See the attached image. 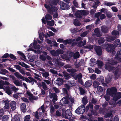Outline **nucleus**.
I'll return each mask as SVG.
<instances>
[{"label": "nucleus", "mask_w": 121, "mask_h": 121, "mask_svg": "<svg viewBox=\"0 0 121 121\" xmlns=\"http://www.w3.org/2000/svg\"><path fill=\"white\" fill-rule=\"evenodd\" d=\"M119 56L117 55H116L115 58H113L109 60L108 63H106V68L109 71H112L113 73H114L115 76L116 77L115 78V79H117V77L119 76V69L118 68H112L113 65L116 64L120 60V58Z\"/></svg>", "instance_id": "1"}, {"label": "nucleus", "mask_w": 121, "mask_h": 121, "mask_svg": "<svg viewBox=\"0 0 121 121\" xmlns=\"http://www.w3.org/2000/svg\"><path fill=\"white\" fill-rule=\"evenodd\" d=\"M117 90L115 87L108 88L107 90V93L104 96L106 100L108 101L110 99L109 95L113 96V99L116 101L118 99L121 98V93L118 92L116 94Z\"/></svg>", "instance_id": "2"}, {"label": "nucleus", "mask_w": 121, "mask_h": 121, "mask_svg": "<svg viewBox=\"0 0 121 121\" xmlns=\"http://www.w3.org/2000/svg\"><path fill=\"white\" fill-rule=\"evenodd\" d=\"M37 42L36 41L34 40L33 43H31L29 46V48L28 51H33L35 53L40 54L41 52L45 56L47 55V53L44 52H41L39 50L40 48V47L39 45H37Z\"/></svg>", "instance_id": "3"}, {"label": "nucleus", "mask_w": 121, "mask_h": 121, "mask_svg": "<svg viewBox=\"0 0 121 121\" xmlns=\"http://www.w3.org/2000/svg\"><path fill=\"white\" fill-rule=\"evenodd\" d=\"M45 6V7L47 9L48 12L51 14H52L54 12L55 13L53 15L54 18H57L58 15L56 12L57 11L58 9L56 7L51 5H49L47 4H46Z\"/></svg>", "instance_id": "4"}, {"label": "nucleus", "mask_w": 121, "mask_h": 121, "mask_svg": "<svg viewBox=\"0 0 121 121\" xmlns=\"http://www.w3.org/2000/svg\"><path fill=\"white\" fill-rule=\"evenodd\" d=\"M89 13V12L85 10H81L77 11L75 13L77 18H80L82 17V15H86Z\"/></svg>", "instance_id": "5"}, {"label": "nucleus", "mask_w": 121, "mask_h": 121, "mask_svg": "<svg viewBox=\"0 0 121 121\" xmlns=\"http://www.w3.org/2000/svg\"><path fill=\"white\" fill-rule=\"evenodd\" d=\"M39 38L41 40H43V38L44 37H45V38H47L48 37V36L50 37L51 36H52L54 35V33L50 31H49V34L46 32V34L47 35H45V36L42 32L41 33L40 31H39Z\"/></svg>", "instance_id": "6"}, {"label": "nucleus", "mask_w": 121, "mask_h": 121, "mask_svg": "<svg viewBox=\"0 0 121 121\" xmlns=\"http://www.w3.org/2000/svg\"><path fill=\"white\" fill-rule=\"evenodd\" d=\"M119 34L118 32L116 30H114L112 32V37L108 36L107 38V40L108 41H110L114 40L117 37Z\"/></svg>", "instance_id": "7"}, {"label": "nucleus", "mask_w": 121, "mask_h": 121, "mask_svg": "<svg viewBox=\"0 0 121 121\" xmlns=\"http://www.w3.org/2000/svg\"><path fill=\"white\" fill-rule=\"evenodd\" d=\"M104 49H107V51L108 52H113L114 47L112 44H108L106 45L105 46L103 47Z\"/></svg>", "instance_id": "8"}, {"label": "nucleus", "mask_w": 121, "mask_h": 121, "mask_svg": "<svg viewBox=\"0 0 121 121\" xmlns=\"http://www.w3.org/2000/svg\"><path fill=\"white\" fill-rule=\"evenodd\" d=\"M62 115L64 117L68 119H70L72 117V114L69 109H67L65 112L63 111Z\"/></svg>", "instance_id": "9"}, {"label": "nucleus", "mask_w": 121, "mask_h": 121, "mask_svg": "<svg viewBox=\"0 0 121 121\" xmlns=\"http://www.w3.org/2000/svg\"><path fill=\"white\" fill-rule=\"evenodd\" d=\"M85 110V107L83 105H82L79 107L75 110V112L78 114H81L84 113Z\"/></svg>", "instance_id": "10"}, {"label": "nucleus", "mask_w": 121, "mask_h": 121, "mask_svg": "<svg viewBox=\"0 0 121 121\" xmlns=\"http://www.w3.org/2000/svg\"><path fill=\"white\" fill-rule=\"evenodd\" d=\"M60 9L62 10L68 9L70 8V6L63 2H61L60 3Z\"/></svg>", "instance_id": "11"}, {"label": "nucleus", "mask_w": 121, "mask_h": 121, "mask_svg": "<svg viewBox=\"0 0 121 121\" xmlns=\"http://www.w3.org/2000/svg\"><path fill=\"white\" fill-rule=\"evenodd\" d=\"M73 77L75 80H78L81 84H83V83L82 79V76L81 74H79L77 75H74Z\"/></svg>", "instance_id": "12"}, {"label": "nucleus", "mask_w": 121, "mask_h": 121, "mask_svg": "<svg viewBox=\"0 0 121 121\" xmlns=\"http://www.w3.org/2000/svg\"><path fill=\"white\" fill-rule=\"evenodd\" d=\"M68 84L69 85L65 84L64 86V87L68 89H69L71 86L75 85V82L74 80L69 81V82Z\"/></svg>", "instance_id": "13"}, {"label": "nucleus", "mask_w": 121, "mask_h": 121, "mask_svg": "<svg viewBox=\"0 0 121 121\" xmlns=\"http://www.w3.org/2000/svg\"><path fill=\"white\" fill-rule=\"evenodd\" d=\"M49 96L50 98H52V101L53 102H55V101L57 100V96L55 93L53 94L49 92Z\"/></svg>", "instance_id": "14"}, {"label": "nucleus", "mask_w": 121, "mask_h": 121, "mask_svg": "<svg viewBox=\"0 0 121 121\" xmlns=\"http://www.w3.org/2000/svg\"><path fill=\"white\" fill-rule=\"evenodd\" d=\"M60 104L62 106L65 105V104L68 103V99L67 98H63L60 100Z\"/></svg>", "instance_id": "15"}, {"label": "nucleus", "mask_w": 121, "mask_h": 121, "mask_svg": "<svg viewBox=\"0 0 121 121\" xmlns=\"http://www.w3.org/2000/svg\"><path fill=\"white\" fill-rule=\"evenodd\" d=\"M26 94L28 95V97L31 100L32 99L36 100L38 99L37 97H35L33 96L32 94L29 91L27 92Z\"/></svg>", "instance_id": "16"}, {"label": "nucleus", "mask_w": 121, "mask_h": 121, "mask_svg": "<svg viewBox=\"0 0 121 121\" xmlns=\"http://www.w3.org/2000/svg\"><path fill=\"white\" fill-rule=\"evenodd\" d=\"M10 84L8 82H4L3 81L0 80V88L4 89V85L8 86Z\"/></svg>", "instance_id": "17"}, {"label": "nucleus", "mask_w": 121, "mask_h": 121, "mask_svg": "<svg viewBox=\"0 0 121 121\" xmlns=\"http://www.w3.org/2000/svg\"><path fill=\"white\" fill-rule=\"evenodd\" d=\"M95 49L98 55H101L102 52V49L100 47L96 46L95 47Z\"/></svg>", "instance_id": "18"}, {"label": "nucleus", "mask_w": 121, "mask_h": 121, "mask_svg": "<svg viewBox=\"0 0 121 121\" xmlns=\"http://www.w3.org/2000/svg\"><path fill=\"white\" fill-rule=\"evenodd\" d=\"M99 2L98 0H96L95 2V4L93 6V7L94 8L93 10H92L91 11V12L92 13L93 12V13H94L95 12L96 10V9L97 7V6L99 4Z\"/></svg>", "instance_id": "19"}, {"label": "nucleus", "mask_w": 121, "mask_h": 121, "mask_svg": "<svg viewBox=\"0 0 121 121\" xmlns=\"http://www.w3.org/2000/svg\"><path fill=\"white\" fill-rule=\"evenodd\" d=\"M40 110V109L39 108L37 111L35 112V117L38 119H39V117H41L42 115V113L39 112V111Z\"/></svg>", "instance_id": "20"}, {"label": "nucleus", "mask_w": 121, "mask_h": 121, "mask_svg": "<svg viewBox=\"0 0 121 121\" xmlns=\"http://www.w3.org/2000/svg\"><path fill=\"white\" fill-rule=\"evenodd\" d=\"M5 91L6 93L8 95H10L12 93V91L10 88L9 86L6 87L3 89Z\"/></svg>", "instance_id": "21"}, {"label": "nucleus", "mask_w": 121, "mask_h": 121, "mask_svg": "<svg viewBox=\"0 0 121 121\" xmlns=\"http://www.w3.org/2000/svg\"><path fill=\"white\" fill-rule=\"evenodd\" d=\"M55 83L57 85L60 86L63 83V79L60 78H58L57 80L55 82Z\"/></svg>", "instance_id": "22"}, {"label": "nucleus", "mask_w": 121, "mask_h": 121, "mask_svg": "<svg viewBox=\"0 0 121 121\" xmlns=\"http://www.w3.org/2000/svg\"><path fill=\"white\" fill-rule=\"evenodd\" d=\"M114 46L116 47H119L121 46L120 40L118 39L115 40L114 43Z\"/></svg>", "instance_id": "23"}, {"label": "nucleus", "mask_w": 121, "mask_h": 121, "mask_svg": "<svg viewBox=\"0 0 121 121\" xmlns=\"http://www.w3.org/2000/svg\"><path fill=\"white\" fill-rule=\"evenodd\" d=\"M10 107L11 109L13 110H14L16 108V102L14 101H12L10 104Z\"/></svg>", "instance_id": "24"}, {"label": "nucleus", "mask_w": 121, "mask_h": 121, "mask_svg": "<svg viewBox=\"0 0 121 121\" xmlns=\"http://www.w3.org/2000/svg\"><path fill=\"white\" fill-rule=\"evenodd\" d=\"M20 108L23 112L26 111V104L24 103H22L20 105Z\"/></svg>", "instance_id": "25"}, {"label": "nucleus", "mask_w": 121, "mask_h": 121, "mask_svg": "<svg viewBox=\"0 0 121 121\" xmlns=\"http://www.w3.org/2000/svg\"><path fill=\"white\" fill-rule=\"evenodd\" d=\"M75 41V39H67L63 40V43L65 44L66 45L67 44H69L72 42H73Z\"/></svg>", "instance_id": "26"}, {"label": "nucleus", "mask_w": 121, "mask_h": 121, "mask_svg": "<svg viewBox=\"0 0 121 121\" xmlns=\"http://www.w3.org/2000/svg\"><path fill=\"white\" fill-rule=\"evenodd\" d=\"M16 86H21L22 85V82L21 81H19L18 80H16L13 82Z\"/></svg>", "instance_id": "27"}, {"label": "nucleus", "mask_w": 121, "mask_h": 121, "mask_svg": "<svg viewBox=\"0 0 121 121\" xmlns=\"http://www.w3.org/2000/svg\"><path fill=\"white\" fill-rule=\"evenodd\" d=\"M94 32L97 37H99L102 35L100 33L99 29L98 28L95 29Z\"/></svg>", "instance_id": "28"}, {"label": "nucleus", "mask_w": 121, "mask_h": 121, "mask_svg": "<svg viewBox=\"0 0 121 121\" xmlns=\"http://www.w3.org/2000/svg\"><path fill=\"white\" fill-rule=\"evenodd\" d=\"M20 116L19 115H15L14 117L12 119V121H20Z\"/></svg>", "instance_id": "29"}, {"label": "nucleus", "mask_w": 121, "mask_h": 121, "mask_svg": "<svg viewBox=\"0 0 121 121\" xmlns=\"http://www.w3.org/2000/svg\"><path fill=\"white\" fill-rule=\"evenodd\" d=\"M92 82L91 81H88L85 83V86L86 87H90L92 84Z\"/></svg>", "instance_id": "30"}, {"label": "nucleus", "mask_w": 121, "mask_h": 121, "mask_svg": "<svg viewBox=\"0 0 121 121\" xmlns=\"http://www.w3.org/2000/svg\"><path fill=\"white\" fill-rule=\"evenodd\" d=\"M102 31L104 33H106L108 32V28L105 26H102L101 27Z\"/></svg>", "instance_id": "31"}, {"label": "nucleus", "mask_w": 121, "mask_h": 121, "mask_svg": "<svg viewBox=\"0 0 121 121\" xmlns=\"http://www.w3.org/2000/svg\"><path fill=\"white\" fill-rule=\"evenodd\" d=\"M98 80L99 82H100L102 83V84L104 86H106V85L105 83L103 82L104 81V78L103 76H101Z\"/></svg>", "instance_id": "32"}, {"label": "nucleus", "mask_w": 121, "mask_h": 121, "mask_svg": "<svg viewBox=\"0 0 121 121\" xmlns=\"http://www.w3.org/2000/svg\"><path fill=\"white\" fill-rule=\"evenodd\" d=\"M88 117L89 118L86 119L83 121H91L92 119V115L91 114H89L88 115ZM94 121H98L97 120H94Z\"/></svg>", "instance_id": "33"}, {"label": "nucleus", "mask_w": 121, "mask_h": 121, "mask_svg": "<svg viewBox=\"0 0 121 121\" xmlns=\"http://www.w3.org/2000/svg\"><path fill=\"white\" fill-rule=\"evenodd\" d=\"M15 76L18 78L22 79L23 76L18 72H16L14 73Z\"/></svg>", "instance_id": "34"}, {"label": "nucleus", "mask_w": 121, "mask_h": 121, "mask_svg": "<svg viewBox=\"0 0 121 121\" xmlns=\"http://www.w3.org/2000/svg\"><path fill=\"white\" fill-rule=\"evenodd\" d=\"M103 91L102 87L100 86H98L97 87L96 92L98 94H100V93Z\"/></svg>", "instance_id": "35"}, {"label": "nucleus", "mask_w": 121, "mask_h": 121, "mask_svg": "<svg viewBox=\"0 0 121 121\" xmlns=\"http://www.w3.org/2000/svg\"><path fill=\"white\" fill-rule=\"evenodd\" d=\"M95 59L92 58L91 59L90 64L91 66H93L95 64Z\"/></svg>", "instance_id": "36"}, {"label": "nucleus", "mask_w": 121, "mask_h": 121, "mask_svg": "<svg viewBox=\"0 0 121 121\" xmlns=\"http://www.w3.org/2000/svg\"><path fill=\"white\" fill-rule=\"evenodd\" d=\"M115 3L111 2H108L107 1L104 2V4L108 6H111L112 5H115Z\"/></svg>", "instance_id": "37"}, {"label": "nucleus", "mask_w": 121, "mask_h": 121, "mask_svg": "<svg viewBox=\"0 0 121 121\" xmlns=\"http://www.w3.org/2000/svg\"><path fill=\"white\" fill-rule=\"evenodd\" d=\"M4 103H5L4 108L7 109H9V103L8 101H5Z\"/></svg>", "instance_id": "38"}, {"label": "nucleus", "mask_w": 121, "mask_h": 121, "mask_svg": "<svg viewBox=\"0 0 121 121\" xmlns=\"http://www.w3.org/2000/svg\"><path fill=\"white\" fill-rule=\"evenodd\" d=\"M46 22L47 25L49 26H52L54 25V21L53 20H52L51 21H46Z\"/></svg>", "instance_id": "39"}, {"label": "nucleus", "mask_w": 121, "mask_h": 121, "mask_svg": "<svg viewBox=\"0 0 121 121\" xmlns=\"http://www.w3.org/2000/svg\"><path fill=\"white\" fill-rule=\"evenodd\" d=\"M73 24L76 26H78L81 25L80 23L77 19H75L73 21Z\"/></svg>", "instance_id": "40"}, {"label": "nucleus", "mask_w": 121, "mask_h": 121, "mask_svg": "<svg viewBox=\"0 0 121 121\" xmlns=\"http://www.w3.org/2000/svg\"><path fill=\"white\" fill-rule=\"evenodd\" d=\"M42 73L43 77L45 78L48 77L49 75V73L45 71V72H42Z\"/></svg>", "instance_id": "41"}, {"label": "nucleus", "mask_w": 121, "mask_h": 121, "mask_svg": "<svg viewBox=\"0 0 121 121\" xmlns=\"http://www.w3.org/2000/svg\"><path fill=\"white\" fill-rule=\"evenodd\" d=\"M51 54L53 56H57V54L56 52V50L55 51L54 50H52L50 51Z\"/></svg>", "instance_id": "42"}, {"label": "nucleus", "mask_w": 121, "mask_h": 121, "mask_svg": "<svg viewBox=\"0 0 121 121\" xmlns=\"http://www.w3.org/2000/svg\"><path fill=\"white\" fill-rule=\"evenodd\" d=\"M112 78L109 76H107L106 78V82L107 83H109L111 81Z\"/></svg>", "instance_id": "43"}, {"label": "nucleus", "mask_w": 121, "mask_h": 121, "mask_svg": "<svg viewBox=\"0 0 121 121\" xmlns=\"http://www.w3.org/2000/svg\"><path fill=\"white\" fill-rule=\"evenodd\" d=\"M19 64L21 65L22 66L26 68H28L29 66L26 65L25 63L23 62H20L18 63Z\"/></svg>", "instance_id": "44"}, {"label": "nucleus", "mask_w": 121, "mask_h": 121, "mask_svg": "<svg viewBox=\"0 0 121 121\" xmlns=\"http://www.w3.org/2000/svg\"><path fill=\"white\" fill-rule=\"evenodd\" d=\"M9 118L8 116L7 115H4L2 118L3 121H7Z\"/></svg>", "instance_id": "45"}, {"label": "nucleus", "mask_w": 121, "mask_h": 121, "mask_svg": "<svg viewBox=\"0 0 121 121\" xmlns=\"http://www.w3.org/2000/svg\"><path fill=\"white\" fill-rule=\"evenodd\" d=\"M82 101L83 104H86L87 103L88 101L86 98L85 97L83 98Z\"/></svg>", "instance_id": "46"}, {"label": "nucleus", "mask_w": 121, "mask_h": 121, "mask_svg": "<svg viewBox=\"0 0 121 121\" xmlns=\"http://www.w3.org/2000/svg\"><path fill=\"white\" fill-rule=\"evenodd\" d=\"M8 72V71L7 70L4 69H2L0 71V73L2 74H5V73Z\"/></svg>", "instance_id": "47"}, {"label": "nucleus", "mask_w": 121, "mask_h": 121, "mask_svg": "<svg viewBox=\"0 0 121 121\" xmlns=\"http://www.w3.org/2000/svg\"><path fill=\"white\" fill-rule=\"evenodd\" d=\"M67 70L68 72L70 73L71 74H72L74 72H76V70L73 69H68Z\"/></svg>", "instance_id": "48"}, {"label": "nucleus", "mask_w": 121, "mask_h": 121, "mask_svg": "<svg viewBox=\"0 0 121 121\" xmlns=\"http://www.w3.org/2000/svg\"><path fill=\"white\" fill-rule=\"evenodd\" d=\"M42 85L43 87L44 90H47L48 89L47 86L44 82H42Z\"/></svg>", "instance_id": "49"}, {"label": "nucleus", "mask_w": 121, "mask_h": 121, "mask_svg": "<svg viewBox=\"0 0 121 121\" xmlns=\"http://www.w3.org/2000/svg\"><path fill=\"white\" fill-rule=\"evenodd\" d=\"M45 18L46 20H51L52 19V16L48 14H47L46 15Z\"/></svg>", "instance_id": "50"}, {"label": "nucleus", "mask_w": 121, "mask_h": 121, "mask_svg": "<svg viewBox=\"0 0 121 121\" xmlns=\"http://www.w3.org/2000/svg\"><path fill=\"white\" fill-rule=\"evenodd\" d=\"M105 41L104 39L102 38H100L98 40V43L99 44L102 43L104 42Z\"/></svg>", "instance_id": "51"}, {"label": "nucleus", "mask_w": 121, "mask_h": 121, "mask_svg": "<svg viewBox=\"0 0 121 121\" xmlns=\"http://www.w3.org/2000/svg\"><path fill=\"white\" fill-rule=\"evenodd\" d=\"M79 54L78 52H77L73 55V57L74 58H78L79 57Z\"/></svg>", "instance_id": "52"}, {"label": "nucleus", "mask_w": 121, "mask_h": 121, "mask_svg": "<svg viewBox=\"0 0 121 121\" xmlns=\"http://www.w3.org/2000/svg\"><path fill=\"white\" fill-rule=\"evenodd\" d=\"M59 0H52L51 2L52 4L55 5H56L58 2Z\"/></svg>", "instance_id": "53"}, {"label": "nucleus", "mask_w": 121, "mask_h": 121, "mask_svg": "<svg viewBox=\"0 0 121 121\" xmlns=\"http://www.w3.org/2000/svg\"><path fill=\"white\" fill-rule=\"evenodd\" d=\"M34 75L35 76L34 77L35 78L39 80H40V78H39L40 77V76L39 75L35 73H34Z\"/></svg>", "instance_id": "54"}, {"label": "nucleus", "mask_w": 121, "mask_h": 121, "mask_svg": "<svg viewBox=\"0 0 121 121\" xmlns=\"http://www.w3.org/2000/svg\"><path fill=\"white\" fill-rule=\"evenodd\" d=\"M56 52L57 54V56L59 54H62L64 52V51L62 50L61 49H57L56 50Z\"/></svg>", "instance_id": "55"}, {"label": "nucleus", "mask_w": 121, "mask_h": 121, "mask_svg": "<svg viewBox=\"0 0 121 121\" xmlns=\"http://www.w3.org/2000/svg\"><path fill=\"white\" fill-rule=\"evenodd\" d=\"M72 9L73 11L71 13H70L69 15V16L71 17H73V14L72 13H74L75 12L74 7H73Z\"/></svg>", "instance_id": "56"}, {"label": "nucleus", "mask_w": 121, "mask_h": 121, "mask_svg": "<svg viewBox=\"0 0 121 121\" xmlns=\"http://www.w3.org/2000/svg\"><path fill=\"white\" fill-rule=\"evenodd\" d=\"M28 58L29 59V60L30 62H33L35 58V55H33L31 57H29Z\"/></svg>", "instance_id": "57"}, {"label": "nucleus", "mask_w": 121, "mask_h": 121, "mask_svg": "<svg viewBox=\"0 0 121 121\" xmlns=\"http://www.w3.org/2000/svg\"><path fill=\"white\" fill-rule=\"evenodd\" d=\"M41 109L43 112H45L46 111L45 109H46V107H45L44 105L41 106Z\"/></svg>", "instance_id": "58"}, {"label": "nucleus", "mask_w": 121, "mask_h": 121, "mask_svg": "<svg viewBox=\"0 0 121 121\" xmlns=\"http://www.w3.org/2000/svg\"><path fill=\"white\" fill-rule=\"evenodd\" d=\"M93 86L94 87L96 88L99 85V83L96 81H95L93 83Z\"/></svg>", "instance_id": "59"}, {"label": "nucleus", "mask_w": 121, "mask_h": 121, "mask_svg": "<svg viewBox=\"0 0 121 121\" xmlns=\"http://www.w3.org/2000/svg\"><path fill=\"white\" fill-rule=\"evenodd\" d=\"M30 118V116L29 115L26 116L24 120L25 121H29Z\"/></svg>", "instance_id": "60"}, {"label": "nucleus", "mask_w": 121, "mask_h": 121, "mask_svg": "<svg viewBox=\"0 0 121 121\" xmlns=\"http://www.w3.org/2000/svg\"><path fill=\"white\" fill-rule=\"evenodd\" d=\"M89 107L91 109L93 108V106L92 104H90L89 105H88L86 107V110H88L89 109Z\"/></svg>", "instance_id": "61"}, {"label": "nucleus", "mask_w": 121, "mask_h": 121, "mask_svg": "<svg viewBox=\"0 0 121 121\" xmlns=\"http://www.w3.org/2000/svg\"><path fill=\"white\" fill-rule=\"evenodd\" d=\"M97 63L99 67H101L103 65L102 62L100 61H98Z\"/></svg>", "instance_id": "62"}, {"label": "nucleus", "mask_w": 121, "mask_h": 121, "mask_svg": "<svg viewBox=\"0 0 121 121\" xmlns=\"http://www.w3.org/2000/svg\"><path fill=\"white\" fill-rule=\"evenodd\" d=\"M54 64L56 66H57V65H59V62L56 59L54 60L53 61Z\"/></svg>", "instance_id": "63"}, {"label": "nucleus", "mask_w": 121, "mask_h": 121, "mask_svg": "<svg viewBox=\"0 0 121 121\" xmlns=\"http://www.w3.org/2000/svg\"><path fill=\"white\" fill-rule=\"evenodd\" d=\"M64 77L66 79H68L70 78L69 75L67 73H66L64 75Z\"/></svg>", "instance_id": "64"}]
</instances>
